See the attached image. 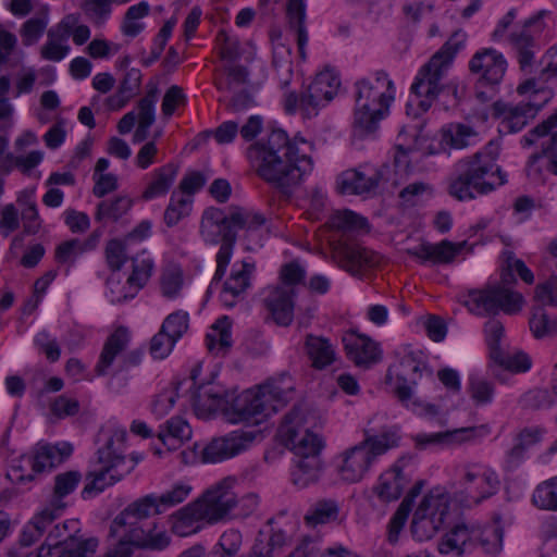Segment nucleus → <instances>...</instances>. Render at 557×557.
Listing matches in <instances>:
<instances>
[{"instance_id": "nucleus-1", "label": "nucleus", "mask_w": 557, "mask_h": 557, "mask_svg": "<svg viewBox=\"0 0 557 557\" xmlns=\"http://www.w3.org/2000/svg\"><path fill=\"white\" fill-rule=\"evenodd\" d=\"M313 146L302 137L290 140L283 129L272 131L267 139L252 144L247 157L257 174L286 190L311 173Z\"/></svg>"}, {"instance_id": "nucleus-2", "label": "nucleus", "mask_w": 557, "mask_h": 557, "mask_svg": "<svg viewBox=\"0 0 557 557\" xmlns=\"http://www.w3.org/2000/svg\"><path fill=\"white\" fill-rule=\"evenodd\" d=\"M304 414L299 407L289 411L278 428L281 442L293 451L294 466L290 472L294 485L302 488L319 479L322 470L321 451L323 440L304 425Z\"/></svg>"}, {"instance_id": "nucleus-3", "label": "nucleus", "mask_w": 557, "mask_h": 557, "mask_svg": "<svg viewBox=\"0 0 557 557\" xmlns=\"http://www.w3.org/2000/svg\"><path fill=\"white\" fill-rule=\"evenodd\" d=\"M499 146L490 141L483 150L459 160L450 177L448 194L459 201L486 195L506 183V175L496 163Z\"/></svg>"}, {"instance_id": "nucleus-4", "label": "nucleus", "mask_w": 557, "mask_h": 557, "mask_svg": "<svg viewBox=\"0 0 557 557\" xmlns=\"http://www.w3.org/2000/svg\"><path fill=\"white\" fill-rule=\"evenodd\" d=\"M234 483V479L225 478L209 488L202 497L181 508L176 512L174 531L186 536L199 530L200 521L215 523L226 518L237 505Z\"/></svg>"}, {"instance_id": "nucleus-5", "label": "nucleus", "mask_w": 557, "mask_h": 557, "mask_svg": "<svg viewBox=\"0 0 557 557\" xmlns=\"http://www.w3.org/2000/svg\"><path fill=\"white\" fill-rule=\"evenodd\" d=\"M395 99V86L388 74L377 71L373 78H362L355 83L354 126L361 134L376 129Z\"/></svg>"}, {"instance_id": "nucleus-6", "label": "nucleus", "mask_w": 557, "mask_h": 557, "mask_svg": "<svg viewBox=\"0 0 557 557\" xmlns=\"http://www.w3.org/2000/svg\"><path fill=\"white\" fill-rule=\"evenodd\" d=\"M401 435L398 426H386L380 434L364 430L363 440L345 449L338 456L337 471L342 481L358 483L370 471L376 459L399 446Z\"/></svg>"}, {"instance_id": "nucleus-7", "label": "nucleus", "mask_w": 557, "mask_h": 557, "mask_svg": "<svg viewBox=\"0 0 557 557\" xmlns=\"http://www.w3.org/2000/svg\"><path fill=\"white\" fill-rule=\"evenodd\" d=\"M125 438L126 432L116 430L107 438L104 446L98 449L100 468L87 473V483L82 491L83 498L103 492L135 469L139 460L135 457L126 459L124 455Z\"/></svg>"}, {"instance_id": "nucleus-8", "label": "nucleus", "mask_w": 557, "mask_h": 557, "mask_svg": "<svg viewBox=\"0 0 557 557\" xmlns=\"http://www.w3.org/2000/svg\"><path fill=\"white\" fill-rule=\"evenodd\" d=\"M290 398L292 388L284 389L275 382H269L232 398L227 419L232 423L260 424Z\"/></svg>"}, {"instance_id": "nucleus-9", "label": "nucleus", "mask_w": 557, "mask_h": 557, "mask_svg": "<svg viewBox=\"0 0 557 557\" xmlns=\"http://www.w3.org/2000/svg\"><path fill=\"white\" fill-rule=\"evenodd\" d=\"M425 366L412 354L405 355L397 364L389 367L386 380L394 384L398 401L412 412L426 417L438 414V407L424 403L414 394V387L422 376Z\"/></svg>"}, {"instance_id": "nucleus-10", "label": "nucleus", "mask_w": 557, "mask_h": 557, "mask_svg": "<svg viewBox=\"0 0 557 557\" xmlns=\"http://www.w3.org/2000/svg\"><path fill=\"white\" fill-rule=\"evenodd\" d=\"M545 136L549 138L541 144V152L530 157L527 166V175L534 184L545 183L548 174L557 175V110L525 134L520 143L529 148Z\"/></svg>"}, {"instance_id": "nucleus-11", "label": "nucleus", "mask_w": 557, "mask_h": 557, "mask_svg": "<svg viewBox=\"0 0 557 557\" xmlns=\"http://www.w3.org/2000/svg\"><path fill=\"white\" fill-rule=\"evenodd\" d=\"M457 49L446 42L419 71L411 85L413 98L407 104L408 111L417 106L420 112H426L442 90L441 82L450 66Z\"/></svg>"}, {"instance_id": "nucleus-12", "label": "nucleus", "mask_w": 557, "mask_h": 557, "mask_svg": "<svg viewBox=\"0 0 557 557\" xmlns=\"http://www.w3.org/2000/svg\"><path fill=\"white\" fill-rule=\"evenodd\" d=\"M512 281L510 271L503 273L499 283L487 285L482 289L469 290L465 305L478 315H495L500 311L506 314H517L522 310L524 298L507 286Z\"/></svg>"}, {"instance_id": "nucleus-13", "label": "nucleus", "mask_w": 557, "mask_h": 557, "mask_svg": "<svg viewBox=\"0 0 557 557\" xmlns=\"http://www.w3.org/2000/svg\"><path fill=\"white\" fill-rule=\"evenodd\" d=\"M339 86L337 74L329 70L320 72L300 97L293 91L284 95V109L289 114L299 110L305 119L314 117L337 95Z\"/></svg>"}, {"instance_id": "nucleus-14", "label": "nucleus", "mask_w": 557, "mask_h": 557, "mask_svg": "<svg viewBox=\"0 0 557 557\" xmlns=\"http://www.w3.org/2000/svg\"><path fill=\"white\" fill-rule=\"evenodd\" d=\"M498 474L491 467L466 463L459 478L460 488L455 492L456 500L463 507H472L495 495L499 490Z\"/></svg>"}, {"instance_id": "nucleus-15", "label": "nucleus", "mask_w": 557, "mask_h": 557, "mask_svg": "<svg viewBox=\"0 0 557 557\" xmlns=\"http://www.w3.org/2000/svg\"><path fill=\"white\" fill-rule=\"evenodd\" d=\"M450 497L441 488L430 491L414 511L411 532L418 541L432 539L449 517Z\"/></svg>"}, {"instance_id": "nucleus-16", "label": "nucleus", "mask_w": 557, "mask_h": 557, "mask_svg": "<svg viewBox=\"0 0 557 557\" xmlns=\"http://www.w3.org/2000/svg\"><path fill=\"white\" fill-rule=\"evenodd\" d=\"M550 14L548 10H541L508 35V41L516 51L522 70L533 64L535 52L539 50V39L547 27L545 20Z\"/></svg>"}, {"instance_id": "nucleus-17", "label": "nucleus", "mask_w": 557, "mask_h": 557, "mask_svg": "<svg viewBox=\"0 0 557 557\" xmlns=\"http://www.w3.org/2000/svg\"><path fill=\"white\" fill-rule=\"evenodd\" d=\"M333 258L341 269L356 277H362L381 262V256L377 252L358 243H348L344 239H339L334 246Z\"/></svg>"}, {"instance_id": "nucleus-18", "label": "nucleus", "mask_w": 557, "mask_h": 557, "mask_svg": "<svg viewBox=\"0 0 557 557\" xmlns=\"http://www.w3.org/2000/svg\"><path fill=\"white\" fill-rule=\"evenodd\" d=\"M542 94L544 98L541 102L535 100L518 104L495 102L493 110L494 115L500 119V132L512 134L524 128L552 97L550 90H543Z\"/></svg>"}, {"instance_id": "nucleus-19", "label": "nucleus", "mask_w": 557, "mask_h": 557, "mask_svg": "<svg viewBox=\"0 0 557 557\" xmlns=\"http://www.w3.org/2000/svg\"><path fill=\"white\" fill-rule=\"evenodd\" d=\"M162 513L157 495L148 494L128 504L111 522L109 534L114 537L120 534H131L133 528L153 515Z\"/></svg>"}, {"instance_id": "nucleus-20", "label": "nucleus", "mask_w": 557, "mask_h": 557, "mask_svg": "<svg viewBox=\"0 0 557 557\" xmlns=\"http://www.w3.org/2000/svg\"><path fill=\"white\" fill-rule=\"evenodd\" d=\"M480 535V525L474 522L460 521L444 534L437 544L443 555L461 557L476 549V537Z\"/></svg>"}, {"instance_id": "nucleus-21", "label": "nucleus", "mask_w": 557, "mask_h": 557, "mask_svg": "<svg viewBox=\"0 0 557 557\" xmlns=\"http://www.w3.org/2000/svg\"><path fill=\"white\" fill-rule=\"evenodd\" d=\"M256 435L251 432L234 431L225 436L215 437L202 450V461L221 462L246 450Z\"/></svg>"}, {"instance_id": "nucleus-22", "label": "nucleus", "mask_w": 557, "mask_h": 557, "mask_svg": "<svg viewBox=\"0 0 557 557\" xmlns=\"http://www.w3.org/2000/svg\"><path fill=\"white\" fill-rule=\"evenodd\" d=\"M385 166L374 168L369 164L347 170L339 177V190L346 195H361L377 188Z\"/></svg>"}, {"instance_id": "nucleus-23", "label": "nucleus", "mask_w": 557, "mask_h": 557, "mask_svg": "<svg viewBox=\"0 0 557 557\" xmlns=\"http://www.w3.org/2000/svg\"><path fill=\"white\" fill-rule=\"evenodd\" d=\"M256 271L255 262L243 260L233 264L231 274L223 284L220 294L222 304L232 308L236 305L247 289L251 286V278Z\"/></svg>"}, {"instance_id": "nucleus-24", "label": "nucleus", "mask_w": 557, "mask_h": 557, "mask_svg": "<svg viewBox=\"0 0 557 557\" xmlns=\"http://www.w3.org/2000/svg\"><path fill=\"white\" fill-rule=\"evenodd\" d=\"M343 343L348 359L357 367L369 368L381 360L379 344L366 335L349 332L344 335Z\"/></svg>"}, {"instance_id": "nucleus-25", "label": "nucleus", "mask_w": 557, "mask_h": 557, "mask_svg": "<svg viewBox=\"0 0 557 557\" xmlns=\"http://www.w3.org/2000/svg\"><path fill=\"white\" fill-rule=\"evenodd\" d=\"M231 401L226 391L212 384L200 385L193 395L195 412L201 418H207L218 411L224 412L227 417Z\"/></svg>"}, {"instance_id": "nucleus-26", "label": "nucleus", "mask_w": 557, "mask_h": 557, "mask_svg": "<svg viewBox=\"0 0 557 557\" xmlns=\"http://www.w3.org/2000/svg\"><path fill=\"white\" fill-rule=\"evenodd\" d=\"M296 293L293 288L284 286L269 287L263 299L265 309L273 321L281 326H287L294 318V297Z\"/></svg>"}, {"instance_id": "nucleus-27", "label": "nucleus", "mask_w": 557, "mask_h": 557, "mask_svg": "<svg viewBox=\"0 0 557 557\" xmlns=\"http://www.w3.org/2000/svg\"><path fill=\"white\" fill-rule=\"evenodd\" d=\"M470 71L481 75V81L497 85L503 79L507 62L503 54L494 49H484L476 52L469 63Z\"/></svg>"}, {"instance_id": "nucleus-28", "label": "nucleus", "mask_w": 557, "mask_h": 557, "mask_svg": "<svg viewBox=\"0 0 557 557\" xmlns=\"http://www.w3.org/2000/svg\"><path fill=\"white\" fill-rule=\"evenodd\" d=\"M466 242L454 244L449 240H442L438 244L422 243L417 247L407 249V253L418 258L422 263L448 264L463 249Z\"/></svg>"}, {"instance_id": "nucleus-29", "label": "nucleus", "mask_w": 557, "mask_h": 557, "mask_svg": "<svg viewBox=\"0 0 557 557\" xmlns=\"http://www.w3.org/2000/svg\"><path fill=\"white\" fill-rule=\"evenodd\" d=\"M488 434L490 428L486 424H482L432 434H418L416 436V442L421 446L429 444H463L475 442Z\"/></svg>"}, {"instance_id": "nucleus-30", "label": "nucleus", "mask_w": 557, "mask_h": 557, "mask_svg": "<svg viewBox=\"0 0 557 557\" xmlns=\"http://www.w3.org/2000/svg\"><path fill=\"white\" fill-rule=\"evenodd\" d=\"M408 483L403 469L394 465L379 476L372 492L380 502L388 504L400 498Z\"/></svg>"}, {"instance_id": "nucleus-31", "label": "nucleus", "mask_w": 557, "mask_h": 557, "mask_svg": "<svg viewBox=\"0 0 557 557\" xmlns=\"http://www.w3.org/2000/svg\"><path fill=\"white\" fill-rule=\"evenodd\" d=\"M131 333L127 327H116L106 339L95 371L98 375H104L113 364L115 358L128 346Z\"/></svg>"}, {"instance_id": "nucleus-32", "label": "nucleus", "mask_w": 557, "mask_h": 557, "mask_svg": "<svg viewBox=\"0 0 557 557\" xmlns=\"http://www.w3.org/2000/svg\"><path fill=\"white\" fill-rule=\"evenodd\" d=\"M66 507L63 500H51L39 513H37L27 525L22 535V543L30 545L61 516Z\"/></svg>"}, {"instance_id": "nucleus-33", "label": "nucleus", "mask_w": 557, "mask_h": 557, "mask_svg": "<svg viewBox=\"0 0 557 557\" xmlns=\"http://www.w3.org/2000/svg\"><path fill=\"white\" fill-rule=\"evenodd\" d=\"M73 453V447L69 443L51 445L48 443H38L34 448L33 457L37 466V472L42 473L51 471L61 465Z\"/></svg>"}, {"instance_id": "nucleus-34", "label": "nucleus", "mask_w": 557, "mask_h": 557, "mask_svg": "<svg viewBox=\"0 0 557 557\" xmlns=\"http://www.w3.org/2000/svg\"><path fill=\"white\" fill-rule=\"evenodd\" d=\"M479 140L478 132L462 123H450L441 131V146L444 150L463 149Z\"/></svg>"}, {"instance_id": "nucleus-35", "label": "nucleus", "mask_w": 557, "mask_h": 557, "mask_svg": "<svg viewBox=\"0 0 557 557\" xmlns=\"http://www.w3.org/2000/svg\"><path fill=\"white\" fill-rule=\"evenodd\" d=\"M178 173L174 163L164 164L151 173V181L141 194L143 200H151L169 193Z\"/></svg>"}, {"instance_id": "nucleus-36", "label": "nucleus", "mask_w": 557, "mask_h": 557, "mask_svg": "<svg viewBox=\"0 0 557 557\" xmlns=\"http://www.w3.org/2000/svg\"><path fill=\"white\" fill-rule=\"evenodd\" d=\"M305 349L312 367L318 370H322L335 361V349L325 337L308 334L305 341Z\"/></svg>"}, {"instance_id": "nucleus-37", "label": "nucleus", "mask_w": 557, "mask_h": 557, "mask_svg": "<svg viewBox=\"0 0 557 557\" xmlns=\"http://www.w3.org/2000/svg\"><path fill=\"white\" fill-rule=\"evenodd\" d=\"M287 16L289 26L296 32L298 52L301 59H306V46L308 44V32L306 22L305 0H287Z\"/></svg>"}, {"instance_id": "nucleus-38", "label": "nucleus", "mask_w": 557, "mask_h": 557, "mask_svg": "<svg viewBox=\"0 0 557 557\" xmlns=\"http://www.w3.org/2000/svg\"><path fill=\"white\" fill-rule=\"evenodd\" d=\"M206 345L210 352L224 356L232 346L231 323L227 317L219 319L206 335Z\"/></svg>"}, {"instance_id": "nucleus-39", "label": "nucleus", "mask_w": 557, "mask_h": 557, "mask_svg": "<svg viewBox=\"0 0 557 557\" xmlns=\"http://www.w3.org/2000/svg\"><path fill=\"white\" fill-rule=\"evenodd\" d=\"M69 32L51 28L47 33V41L40 48V57L52 62H60L70 52L67 45Z\"/></svg>"}, {"instance_id": "nucleus-40", "label": "nucleus", "mask_w": 557, "mask_h": 557, "mask_svg": "<svg viewBox=\"0 0 557 557\" xmlns=\"http://www.w3.org/2000/svg\"><path fill=\"white\" fill-rule=\"evenodd\" d=\"M131 0H81L86 18L96 26L103 25L112 13L113 4H125Z\"/></svg>"}, {"instance_id": "nucleus-41", "label": "nucleus", "mask_w": 557, "mask_h": 557, "mask_svg": "<svg viewBox=\"0 0 557 557\" xmlns=\"http://www.w3.org/2000/svg\"><path fill=\"white\" fill-rule=\"evenodd\" d=\"M327 224L332 230L348 235L364 231L368 226L367 220L350 210H338L331 214Z\"/></svg>"}, {"instance_id": "nucleus-42", "label": "nucleus", "mask_w": 557, "mask_h": 557, "mask_svg": "<svg viewBox=\"0 0 557 557\" xmlns=\"http://www.w3.org/2000/svg\"><path fill=\"white\" fill-rule=\"evenodd\" d=\"M133 206V200L127 196H117L112 200H102L98 203L95 213L96 221H117L126 214Z\"/></svg>"}, {"instance_id": "nucleus-43", "label": "nucleus", "mask_w": 557, "mask_h": 557, "mask_svg": "<svg viewBox=\"0 0 557 557\" xmlns=\"http://www.w3.org/2000/svg\"><path fill=\"white\" fill-rule=\"evenodd\" d=\"M48 13V7L44 5L36 16L24 22L20 29V35L24 46L35 45L44 35L49 23Z\"/></svg>"}, {"instance_id": "nucleus-44", "label": "nucleus", "mask_w": 557, "mask_h": 557, "mask_svg": "<svg viewBox=\"0 0 557 557\" xmlns=\"http://www.w3.org/2000/svg\"><path fill=\"white\" fill-rule=\"evenodd\" d=\"M339 505L334 499H320L312 505L305 517L308 524L315 527L337 520Z\"/></svg>"}, {"instance_id": "nucleus-45", "label": "nucleus", "mask_w": 557, "mask_h": 557, "mask_svg": "<svg viewBox=\"0 0 557 557\" xmlns=\"http://www.w3.org/2000/svg\"><path fill=\"white\" fill-rule=\"evenodd\" d=\"M193 200L189 196L173 191L164 211L163 220L169 227L175 226L182 219L190 214Z\"/></svg>"}, {"instance_id": "nucleus-46", "label": "nucleus", "mask_w": 557, "mask_h": 557, "mask_svg": "<svg viewBox=\"0 0 557 557\" xmlns=\"http://www.w3.org/2000/svg\"><path fill=\"white\" fill-rule=\"evenodd\" d=\"M132 547H147L151 549H163L170 543V537L165 531L157 533L146 532L141 528H133L131 534H126Z\"/></svg>"}, {"instance_id": "nucleus-47", "label": "nucleus", "mask_w": 557, "mask_h": 557, "mask_svg": "<svg viewBox=\"0 0 557 557\" xmlns=\"http://www.w3.org/2000/svg\"><path fill=\"white\" fill-rule=\"evenodd\" d=\"M504 530L498 522L481 528L476 537V548H481L487 555H496L503 548Z\"/></svg>"}, {"instance_id": "nucleus-48", "label": "nucleus", "mask_w": 557, "mask_h": 557, "mask_svg": "<svg viewBox=\"0 0 557 557\" xmlns=\"http://www.w3.org/2000/svg\"><path fill=\"white\" fill-rule=\"evenodd\" d=\"M467 392L475 406H485L494 399L495 385L484 377L471 375L468 380Z\"/></svg>"}, {"instance_id": "nucleus-49", "label": "nucleus", "mask_w": 557, "mask_h": 557, "mask_svg": "<svg viewBox=\"0 0 557 557\" xmlns=\"http://www.w3.org/2000/svg\"><path fill=\"white\" fill-rule=\"evenodd\" d=\"M38 473L33 455H23L13 460L7 472V478L11 482L18 484L33 481L35 474Z\"/></svg>"}, {"instance_id": "nucleus-50", "label": "nucleus", "mask_w": 557, "mask_h": 557, "mask_svg": "<svg viewBox=\"0 0 557 557\" xmlns=\"http://www.w3.org/2000/svg\"><path fill=\"white\" fill-rule=\"evenodd\" d=\"M191 428L186 420L181 417H174L166 421L165 426L161 428L158 437L164 445H169V441H177L180 443L191 437Z\"/></svg>"}, {"instance_id": "nucleus-51", "label": "nucleus", "mask_w": 557, "mask_h": 557, "mask_svg": "<svg viewBox=\"0 0 557 557\" xmlns=\"http://www.w3.org/2000/svg\"><path fill=\"white\" fill-rule=\"evenodd\" d=\"M532 502L541 509L557 511V475L537 485Z\"/></svg>"}, {"instance_id": "nucleus-52", "label": "nucleus", "mask_w": 557, "mask_h": 557, "mask_svg": "<svg viewBox=\"0 0 557 557\" xmlns=\"http://www.w3.org/2000/svg\"><path fill=\"white\" fill-rule=\"evenodd\" d=\"M529 325L536 338L552 336L557 333V319H550L542 307L533 308Z\"/></svg>"}, {"instance_id": "nucleus-53", "label": "nucleus", "mask_w": 557, "mask_h": 557, "mask_svg": "<svg viewBox=\"0 0 557 557\" xmlns=\"http://www.w3.org/2000/svg\"><path fill=\"white\" fill-rule=\"evenodd\" d=\"M87 249L84 242L70 239L61 243L54 250V260L59 264H67L71 268Z\"/></svg>"}, {"instance_id": "nucleus-54", "label": "nucleus", "mask_w": 557, "mask_h": 557, "mask_svg": "<svg viewBox=\"0 0 557 557\" xmlns=\"http://www.w3.org/2000/svg\"><path fill=\"white\" fill-rule=\"evenodd\" d=\"M98 544L96 537L78 539L73 535L59 557H89L95 554Z\"/></svg>"}, {"instance_id": "nucleus-55", "label": "nucleus", "mask_w": 557, "mask_h": 557, "mask_svg": "<svg viewBox=\"0 0 557 557\" xmlns=\"http://www.w3.org/2000/svg\"><path fill=\"white\" fill-rule=\"evenodd\" d=\"M235 242L236 231L230 230L223 234V242L216 253V270L213 280H221L224 276L232 258Z\"/></svg>"}, {"instance_id": "nucleus-56", "label": "nucleus", "mask_w": 557, "mask_h": 557, "mask_svg": "<svg viewBox=\"0 0 557 557\" xmlns=\"http://www.w3.org/2000/svg\"><path fill=\"white\" fill-rule=\"evenodd\" d=\"M147 94L138 102V123L152 125L156 120L154 106L157 102L158 87L153 83H148Z\"/></svg>"}, {"instance_id": "nucleus-57", "label": "nucleus", "mask_w": 557, "mask_h": 557, "mask_svg": "<svg viewBox=\"0 0 557 557\" xmlns=\"http://www.w3.org/2000/svg\"><path fill=\"white\" fill-rule=\"evenodd\" d=\"M152 262L150 260L133 259V270L127 276L128 289L131 293H137L146 285L151 276Z\"/></svg>"}, {"instance_id": "nucleus-58", "label": "nucleus", "mask_w": 557, "mask_h": 557, "mask_svg": "<svg viewBox=\"0 0 557 557\" xmlns=\"http://www.w3.org/2000/svg\"><path fill=\"white\" fill-rule=\"evenodd\" d=\"M82 480L78 471H66L54 478L53 496L51 500H62L65 496L75 491Z\"/></svg>"}, {"instance_id": "nucleus-59", "label": "nucleus", "mask_w": 557, "mask_h": 557, "mask_svg": "<svg viewBox=\"0 0 557 557\" xmlns=\"http://www.w3.org/2000/svg\"><path fill=\"white\" fill-rule=\"evenodd\" d=\"M189 315L187 312L178 310L169 314L161 325V330L177 342L188 329Z\"/></svg>"}, {"instance_id": "nucleus-60", "label": "nucleus", "mask_w": 557, "mask_h": 557, "mask_svg": "<svg viewBox=\"0 0 557 557\" xmlns=\"http://www.w3.org/2000/svg\"><path fill=\"white\" fill-rule=\"evenodd\" d=\"M193 487L185 483H175L171 490L165 491L160 496H157L162 512L166 509L183 503L190 494Z\"/></svg>"}, {"instance_id": "nucleus-61", "label": "nucleus", "mask_w": 557, "mask_h": 557, "mask_svg": "<svg viewBox=\"0 0 557 557\" xmlns=\"http://www.w3.org/2000/svg\"><path fill=\"white\" fill-rule=\"evenodd\" d=\"M493 359L502 367L512 372H525L531 368L530 357L522 352L505 354L499 351Z\"/></svg>"}, {"instance_id": "nucleus-62", "label": "nucleus", "mask_w": 557, "mask_h": 557, "mask_svg": "<svg viewBox=\"0 0 557 557\" xmlns=\"http://www.w3.org/2000/svg\"><path fill=\"white\" fill-rule=\"evenodd\" d=\"M215 227L218 232H223V234L230 230H232V222L228 221V216L224 215L223 212L219 209H209L205 212L202 221H201V234L209 239L208 228ZM210 240L214 242L213 238Z\"/></svg>"}, {"instance_id": "nucleus-63", "label": "nucleus", "mask_w": 557, "mask_h": 557, "mask_svg": "<svg viewBox=\"0 0 557 557\" xmlns=\"http://www.w3.org/2000/svg\"><path fill=\"white\" fill-rule=\"evenodd\" d=\"M228 221L232 222V231H235V228L255 231L265 223L262 214L243 210L232 212L228 215Z\"/></svg>"}, {"instance_id": "nucleus-64", "label": "nucleus", "mask_w": 557, "mask_h": 557, "mask_svg": "<svg viewBox=\"0 0 557 557\" xmlns=\"http://www.w3.org/2000/svg\"><path fill=\"white\" fill-rule=\"evenodd\" d=\"M178 397L177 387L172 386L157 394L151 404V411L157 418H162L173 408Z\"/></svg>"}]
</instances>
